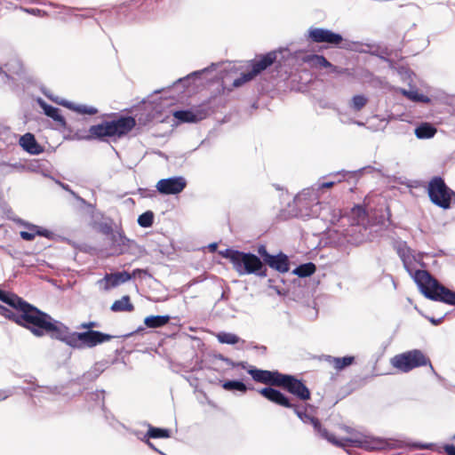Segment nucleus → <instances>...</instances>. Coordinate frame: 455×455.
I'll list each match as a JSON object with an SVG mask.
<instances>
[{
	"label": "nucleus",
	"instance_id": "f257e3e1",
	"mask_svg": "<svg viewBox=\"0 0 455 455\" xmlns=\"http://www.w3.org/2000/svg\"><path fill=\"white\" fill-rule=\"evenodd\" d=\"M398 254L403 260L405 269L426 298L455 306V291L441 284L427 271L416 270L412 266L413 261L419 262L420 260L421 256L419 254L417 256L413 255L412 251L405 243L399 246Z\"/></svg>",
	"mask_w": 455,
	"mask_h": 455
},
{
	"label": "nucleus",
	"instance_id": "f03ea898",
	"mask_svg": "<svg viewBox=\"0 0 455 455\" xmlns=\"http://www.w3.org/2000/svg\"><path fill=\"white\" fill-rule=\"evenodd\" d=\"M12 320L19 325L28 329L36 337L48 334L52 339H59L60 334L58 330L63 327L62 323L54 320L52 316L40 311L25 300L17 311L14 312V317H12Z\"/></svg>",
	"mask_w": 455,
	"mask_h": 455
},
{
	"label": "nucleus",
	"instance_id": "7ed1b4c3",
	"mask_svg": "<svg viewBox=\"0 0 455 455\" xmlns=\"http://www.w3.org/2000/svg\"><path fill=\"white\" fill-rule=\"evenodd\" d=\"M341 430L347 434V436L337 438L329 432H323L325 439L338 447L352 446L363 448L367 451L382 450L386 446L385 440L363 434L347 426H342Z\"/></svg>",
	"mask_w": 455,
	"mask_h": 455
},
{
	"label": "nucleus",
	"instance_id": "20e7f679",
	"mask_svg": "<svg viewBox=\"0 0 455 455\" xmlns=\"http://www.w3.org/2000/svg\"><path fill=\"white\" fill-rule=\"evenodd\" d=\"M221 255L232 263L234 269L239 275L267 276V268L261 259L255 254L227 249L221 252Z\"/></svg>",
	"mask_w": 455,
	"mask_h": 455
},
{
	"label": "nucleus",
	"instance_id": "39448f33",
	"mask_svg": "<svg viewBox=\"0 0 455 455\" xmlns=\"http://www.w3.org/2000/svg\"><path fill=\"white\" fill-rule=\"evenodd\" d=\"M135 125L136 121L132 116H122L112 121H105L92 125L87 139L121 138L130 132Z\"/></svg>",
	"mask_w": 455,
	"mask_h": 455
},
{
	"label": "nucleus",
	"instance_id": "423d86ee",
	"mask_svg": "<svg viewBox=\"0 0 455 455\" xmlns=\"http://www.w3.org/2000/svg\"><path fill=\"white\" fill-rule=\"evenodd\" d=\"M59 340H61L74 348H91L99 344L109 341L113 337L98 331L89 330L84 332H70L68 328L63 324L60 330Z\"/></svg>",
	"mask_w": 455,
	"mask_h": 455
},
{
	"label": "nucleus",
	"instance_id": "0eeeda50",
	"mask_svg": "<svg viewBox=\"0 0 455 455\" xmlns=\"http://www.w3.org/2000/svg\"><path fill=\"white\" fill-rule=\"evenodd\" d=\"M259 392L261 395H263L270 402H273L276 404H279L286 408H292L296 415L303 423L311 424L314 427L315 432L318 434L322 438L325 439L323 432L328 431L322 427L320 421L316 418L307 414L305 411H300L297 406L292 404L290 402L289 398L286 395H284L282 392L272 387H264L261 388Z\"/></svg>",
	"mask_w": 455,
	"mask_h": 455
},
{
	"label": "nucleus",
	"instance_id": "6e6552de",
	"mask_svg": "<svg viewBox=\"0 0 455 455\" xmlns=\"http://www.w3.org/2000/svg\"><path fill=\"white\" fill-rule=\"evenodd\" d=\"M352 217L354 222L348 228L342 231V235L347 243L360 244L369 239L368 229L364 226L365 210L362 206H355L352 209Z\"/></svg>",
	"mask_w": 455,
	"mask_h": 455
},
{
	"label": "nucleus",
	"instance_id": "1a4fd4ad",
	"mask_svg": "<svg viewBox=\"0 0 455 455\" xmlns=\"http://www.w3.org/2000/svg\"><path fill=\"white\" fill-rule=\"evenodd\" d=\"M391 364L403 372H409L417 367L424 365H429L431 371H434L429 359L419 349L396 355L391 359Z\"/></svg>",
	"mask_w": 455,
	"mask_h": 455
},
{
	"label": "nucleus",
	"instance_id": "9d476101",
	"mask_svg": "<svg viewBox=\"0 0 455 455\" xmlns=\"http://www.w3.org/2000/svg\"><path fill=\"white\" fill-rule=\"evenodd\" d=\"M427 193L430 201L444 210L451 207V198L455 197V192L440 177H435L429 181Z\"/></svg>",
	"mask_w": 455,
	"mask_h": 455
},
{
	"label": "nucleus",
	"instance_id": "9b49d317",
	"mask_svg": "<svg viewBox=\"0 0 455 455\" xmlns=\"http://www.w3.org/2000/svg\"><path fill=\"white\" fill-rule=\"evenodd\" d=\"M307 38L315 44H327L343 49H351L348 41L345 40L340 34L324 28H309L307 30Z\"/></svg>",
	"mask_w": 455,
	"mask_h": 455
},
{
	"label": "nucleus",
	"instance_id": "f8f14e48",
	"mask_svg": "<svg viewBox=\"0 0 455 455\" xmlns=\"http://www.w3.org/2000/svg\"><path fill=\"white\" fill-rule=\"evenodd\" d=\"M278 53H282V52H271L261 56L260 59L252 61L251 69L248 72L242 73L238 78L235 79L233 82V86L240 87L247 82L252 80L255 76L271 66L277 60Z\"/></svg>",
	"mask_w": 455,
	"mask_h": 455
},
{
	"label": "nucleus",
	"instance_id": "ddd939ff",
	"mask_svg": "<svg viewBox=\"0 0 455 455\" xmlns=\"http://www.w3.org/2000/svg\"><path fill=\"white\" fill-rule=\"evenodd\" d=\"M310 191L304 190L294 198V204L299 211L301 217H319L322 214L321 204L316 198H310Z\"/></svg>",
	"mask_w": 455,
	"mask_h": 455
},
{
	"label": "nucleus",
	"instance_id": "4468645a",
	"mask_svg": "<svg viewBox=\"0 0 455 455\" xmlns=\"http://www.w3.org/2000/svg\"><path fill=\"white\" fill-rule=\"evenodd\" d=\"M278 387L285 388L289 393L302 401L310 399V391L306 385L294 376L282 374Z\"/></svg>",
	"mask_w": 455,
	"mask_h": 455
},
{
	"label": "nucleus",
	"instance_id": "2eb2a0df",
	"mask_svg": "<svg viewBox=\"0 0 455 455\" xmlns=\"http://www.w3.org/2000/svg\"><path fill=\"white\" fill-rule=\"evenodd\" d=\"M187 186L185 178L181 176L162 179L156 183V189L163 195H177Z\"/></svg>",
	"mask_w": 455,
	"mask_h": 455
},
{
	"label": "nucleus",
	"instance_id": "dca6fc26",
	"mask_svg": "<svg viewBox=\"0 0 455 455\" xmlns=\"http://www.w3.org/2000/svg\"><path fill=\"white\" fill-rule=\"evenodd\" d=\"M131 279L132 275L126 271L116 272L105 275L103 278L97 281V285L99 289L107 291L130 281Z\"/></svg>",
	"mask_w": 455,
	"mask_h": 455
},
{
	"label": "nucleus",
	"instance_id": "f3484780",
	"mask_svg": "<svg viewBox=\"0 0 455 455\" xmlns=\"http://www.w3.org/2000/svg\"><path fill=\"white\" fill-rule=\"evenodd\" d=\"M248 373L256 382L269 384L277 387L279 385L283 374L277 371L259 370L254 368L253 366H250V368L248 369Z\"/></svg>",
	"mask_w": 455,
	"mask_h": 455
},
{
	"label": "nucleus",
	"instance_id": "a211bd4d",
	"mask_svg": "<svg viewBox=\"0 0 455 455\" xmlns=\"http://www.w3.org/2000/svg\"><path fill=\"white\" fill-rule=\"evenodd\" d=\"M53 101L80 115L93 116L99 112L97 108L91 105L78 104L68 100H53Z\"/></svg>",
	"mask_w": 455,
	"mask_h": 455
},
{
	"label": "nucleus",
	"instance_id": "6ab92c4d",
	"mask_svg": "<svg viewBox=\"0 0 455 455\" xmlns=\"http://www.w3.org/2000/svg\"><path fill=\"white\" fill-rule=\"evenodd\" d=\"M20 147L31 155H39L43 152L42 147L36 142L35 136L29 132L20 139Z\"/></svg>",
	"mask_w": 455,
	"mask_h": 455
},
{
	"label": "nucleus",
	"instance_id": "aec40b11",
	"mask_svg": "<svg viewBox=\"0 0 455 455\" xmlns=\"http://www.w3.org/2000/svg\"><path fill=\"white\" fill-rule=\"evenodd\" d=\"M266 264L280 273H286L289 271L288 257L282 252L277 255L268 257V260H267Z\"/></svg>",
	"mask_w": 455,
	"mask_h": 455
},
{
	"label": "nucleus",
	"instance_id": "412c9836",
	"mask_svg": "<svg viewBox=\"0 0 455 455\" xmlns=\"http://www.w3.org/2000/svg\"><path fill=\"white\" fill-rule=\"evenodd\" d=\"M39 106L43 108L44 114L52 118L54 121H56L60 125L65 126L66 121L65 118L60 114L59 108L52 107L51 105H48L45 101L39 99L37 100Z\"/></svg>",
	"mask_w": 455,
	"mask_h": 455
},
{
	"label": "nucleus",
	"instance_id": "4be33fe9",
	"mask_svg": "<svg viewBox=\"0 0 455 455\" xmlns=\"http://www.w3.org/2000/svg\"><path fill=\"white\" fill-rule=\"evenodd\" d=\"M326 361L333 366V368L337 371H342L346 367H348L351 365L354 361L355 357L351 355H347L344 357H334L328 355L326 358Z\"/></svg>",
	"mask_w": 455,
	"mask_h": 455
},
{
	"label": "nucleus",
	"instance_id": "5701e85b",
	"mask_svg": "<svg viewBox=\"0 0 455 455\" xmlns=\"http://www.w3.org/2000/svg\"><path fill=\"white\" fill-rule=\"evenodd\" d=\"M173 116L182 123H196L203 119V115L191 110H179L173 113Z\"/></svg>",
	"mask_w": 455,
	"mask_h": 455
},
{
	"label": "nucleus",
	"instance_id": "b1692460",
	"mask_svg": "<svg viewBox=\"0 0 455 455\" xmlns=\"http://www.w3.org/2000/svg\"><path fill=\"white\" fill-rule=\"evenodd\" d=\"M108 368V362L100 361L95 363L89 371L84 374L86 380L92 381L96 379Z\"/></svg>",
	"mask_w": 455,
	"mask_h": 455
},
{
	"label": "nucleus",
	"instance_id": "393cba45",
	"mask_svg": "<svg viewBox=\"0 0 455 455\" xmlns=\"http://www.w3.org/2000/svg\"><path fill=\"white\" fill-rule=\"evenodd\" d=\"M303 60L313 68H331L332 65L323 55L309 54L303 58Z\"/></svg>",
	"mask_w": 455,
	"mask_h": 455
},
{
	"label": "nucleus",
	"instance_id": "a878e982",
	"mask_svg": "<svg viewBox=\"0 0 455 455\" xmlns=\"http://www.w3.org/2000/svg\"><path fill=\"white\" fill-rule=\"evenodd\" d=\"M415 135L419 140L430 139L436 133L435 126L428 123H423L415 129Z\"/></svg>",
	"mask_w": 455,
	"mask_h": 455
},
{
	"label": "nucleus",
	"instance_id": "bb28decb",
	"mask_svg": "<svg viewBox=\"0 0 455 455\" xmlns=\"http://www.w3.org/2000/svg\"><path fill=\"white\" fill-rule=\"evenodd\" d=\"M0 300L4 303L9 305L16 311L20 307L21 303L24 301L21 298L18 297L16 294L8 292L5 291L0 290Z\"/></svg>",
	"mask_w": 455,
	"mask_h": 455
},
{
	"label": "nucleus",
	"instance_id": "cd10ccee",
	"mask_svg": "<svg viewBox=\"0 0 455 455\" xmlns=\"http://www.w3.org/2000/svg\"><path fill=\"white\" fill-rule=\"evenodd\" d=\"M113 312H132L134 309L128 295L123 296L120 299L116 300L112 306Z\"/></svg>",
	"mask_w": 455,
	"mask_h": 455
},
{
	"label": "nucleus",
	"instance_id": "c85d7f7f",
	"mask_svg": "<svg viewBox=\"0 0 455 455\" xmlns=\"http://www.w3.org/2000/svg\"><path fill=\"white\" fill-rule=\"evenodd\" d=\"M215 337L218 339V341L221 344L235 345L238 343L244 344L245 342L236 334L227 331H220L215 334Z\"/></svg>",
	"mask_w": 455,
	"mask_h": 455
},
{
	"label": "nucleus",
	"instance_id": "c756f323",
	"mask_svg": "<svg viewBox=\"0 0 455 455\" xmlns=\"http://www.w3.org/2000/svg\"><path fill=\"white\" fill-rule=\"evenodd\" d=\"M169 321V315H148L144 319V323L147 327L153 329L164 326Z\"/></svg>",
	"mask_w": 455,
	"mask_h": 455
},
{
	"label": "nucleus",
	"instance_id": "7c9ffc66",
	"mask_svg": "<svg viewBox=\"0 0 455 455\" xmlns=\"http://www.w3.org/2000/svg\"><path fill=\"white\" fill-rule=\"evenodd\" d=\"M400 92L413 102L429 103L431 101L429 97L419 93V91L415 89H400Z\"/></svg>",
	"mask_w": 455,
	"mask_h": 455
},
{
	"label": "nucleus",
	"instance_id": "2f4dec72",
	"mask_svg": "<svg viewBox=\"0 0 455 455\" xmlns=\"http://www.w3.org/2000/svg\"><path fill=\"white\" fill-rule=\"evenodd\" d=\"M148 432L143 435V439L170 437V431L168 429L155 427L151 425H148Z\"/></svg>",
	"mask_w": 455,
	"mask_h": 455
},
{
	"label": "nucleus",
	"instance_id": "473e14b6",
	"mask_svg": "<svg viewBox=\"0 0 455 455\" xmlns=\"http://www.w3.org/2000/svg\"><path fill=\"white\" fill-rule=\"evenodd\" d=\"M315 271V264L309 262L306 264L299 265L293 271L292 274L299 276V277H307L313 275Z\"/></svg>",
	"mask_w": 455,
	"mask_h": 455
},
{
	"label": "nucleus",
	"instance_id": "72a5a7b5",
	"mask_svg": "<svg viewBox=\"0 0 455 455\" xmlns=\"http://www.w3.org/2000/svg\"><path fill=\"white\" fill-rule=\"evenodd\" d=\"M222 387L228 391H239L241 393H245L247 391L246 385L239 380L225 381L222 384Z\"/></svg>",
	"mask_w": 455,
	"mask_h": 455
},
{
	"label": "nucleus",
	"instance_id": "f704fd0d",
	"mask_svg": "<svg viewBox=\"0 0 455 455\" xmlns=\"http://www.w3.org/2000/svg\"><path fill=\"white\" fill-rule=\"evenodd\" d=\"M111 240L114 245L118 246L117 251L122 252L123 247L127 246L129 240L120 231H116L111 234Z\"/></svg>",
	"mask_w": 455,
	"mask_h": 455
},
{
	"label": "nucleus",
	"instance_id": "c9c22d12",
	"mask_svg": "<svg viewBox=\"0 0 455 455\" xmlns=\"http://www.w3.org/2000/svg\"><path fill=\"white\" fill-rule=\"evenodd\" d=\"M154 221V213L148 211L140 214L138 218V224L142 228H149L152 226Z\"/></svg>",
	"mask_w": 455,
	"mask_h": 455
},
{
	"label": "nucleus",
	"instance_id": "e433bc0d",
	"mask_svg": "<svg viewBox=\"0 0 455 455\" xmlns=\"http://www.w3.org/2000/svg\"><path fill=\"white\" fill-rule=\"evenodd\" d=\"M367 103V99L363 95H355L352 98L350 108L355 111H360Z\"/></svg>",
	"mask_w": 455,
	"mask_h": 455
},
{
	"label": "nucleus",
	"instance_id": "4c0bfd02",
	"mask_svg": "<svg viewBox=\"0 0 455 455\" xmlns=\"http://www.w3.org/2000/svg\"><path fill=\"white\" fill-rule=\"evenodd\" d=\"M215 67H216V65L212 64L211 67H208V68L201 69V70L195 71V72L191 73L190 75H188V76H186L184 78H180L179 80V82L185 83V82H187V81H188V80H190L192 78L200 77L202 75H204L205 73H209L211 70L215 68Z\"/></svg>",
	"mask_w": 455,
	"mask_h": 455
},
{
	"label": "nucleus",
	"instance_id": "58836bf2",
	"mask_svg": "<svg viewBox=\"0 0 455 455\" xmlns=\"http://www.w3.org/2000/svg\"><path fill=\"white\" fill-rule=\"evenodd\" d=\"M26 226L28 227V229L35 231L36 235L44 236V237H49L52 235L51 231H49L45 228H40L36 225L27 224Z\"/></svg>",
	"mask_w": 455,
	"mask_h": 455
},
{
	"label": "nucleus",
	"instance_id": "ea45409f",
	"mask_svg": "<svg viewBox=\"0 0 455 455\" xmlns=\"http://www.w3.org/2000/svg\"><path fill=\"white\" fill-rule=\"evenodd\" d=\"M76 10V8L68 7V8H67V11H68L67 13L70 14V15H74L75 17L83 18V19L91 18L93 15V12L92 10H86L83 14H76L75 13Z\"/></svg>",
	"mask_w": 455,
	"mask_h": 455
},
{
	"label": "nucleus",
	"instance_id": "a19ab883",
	"mask_svg": "<svg viewBox=\"0 0 455 455\" xmlns=\"http://www.w3.org/2000/svg\"><path fill=\"white\" fill-rule=\"evenodd\" d=\"M258 253L262 257L263 259V261L265 263H267V260H268V257H271L272 254L268 253L267 251V248L266 246L264 245H260L259 248H258Z\"/></svg>",
	"mask_w": 455,
	"mask_h": 455
},
{
	"label": "nucleus",
	"instance_id": "79ce46f5",
	"mask_svg": "<svg viewBox=\"0 0 455 455\" xmlns=\"http://www.w3.org/2000/svg\"><path fill=\"white\" fill-rule=\"evenodd\" d=\"M29 231H21L20 236L26 241H32L36 236L35 231L28 229Z\"/></svg>",
	"mask_w": 455,
	"mask_h": 455
},
{
	"label": "nucleus",
	"instance_id": "37998d69",
	"mask_svg": "<svg viewBox=\"0 0 455 455\" xmlns=\"http://www.w3.org/2000/svg\"><path fill=\"white\" fill-rule=\"evenodd\" d=\"M0 315L5 316L10 320H12V317H14V312L2 305H0Z\"/></svg>",
	"mask_w": 455,
	"mask_h": 455
},
{
	"label": "nucleus",
	"instance_id": "c03bdc74",
	"mask_svg": "<svg viewBox=\"0 0 455 455\" xmlns=\"http://www.w3.org/2000/svg\"><path fill=\"white\" fill-rule=\"evenodd\" d=\"M444 450L448 455H455V445H446Z\"/></svg>",
	"mask_w": 455,
	"mask_h": 455
},
{
	"label": "nucleus",
	"instance_id": "a18cd8bd",
	"mask_svg": "<svg viewBox=\"0 0 455 455\" xmlns=\"http://www.w3.org/2000/svg\"><path fill=\"white\" fill-rule=\"evenodd\" d=\"M220 359L225 362L228 365H230L232 367H236V363H235L233 362L231 359L228 358V357H225L223 355L220 356Z\"/></svg>",
	"mask_w": 455,
	"mask_h": 455
},
{
	"label": "nucleus",
	"instance_id": "49530a36",
	"mask_svg": "<svg viewBox=\"0 0 455 455\" xmlns=\"http://www.w3.org/2000/svg\"><path fill=\"white\" fill-rule=\"evenodd\" d=\"M132 434H133V435H134L138 439H140V441H142V442L146 441V439H143V435H144L145 434H142L140 431L136 430V429H133V430L132 431Z\"/></svg>",
	"mask_w": 455,
	"mask_h": 455
},
{
	"label": "nucleus",
	"instance_id": "de8ad7c7",
	"mask_svg": "<svg viewBox=\"0 0 455 455\" xmlns=\"http://www.w3.org/2000/svg\"><path fill=\"white\" fill-rule=\"evenodd\" d=\"M334 183H335L334 181L323 182L319 186V188H330L334 185Z\"/></svg>",
	"mask_w": 455,
	"mask_h": 455
},
{
	"label": "nucleus",
	"instance_id": "09e8293b",
	"mask_svg": "<svg viewBox=\"0 0 455 455\" xmlns=\"http://www.w3.org/2000/svg\"><path fill=\"white\" fill-rule=\"evenodd\" d=\"M144 443H147L148 446H149L151 449L158 451L159 453H162L160 451H158L155 446L154 444L149 441V438H146V441H144Z\"/></svg>",
	"mask_w": 455,
	"mask_h": 455
},
{
	"label": "nucleus",
	"instance_id": "8fccbe9b",
	"mask_svg": "<svg viewBox=\"0 0 455 455\" xmlns=\"http://www.w3.org/2000/svg\"><path fill=\"white\" fill-rule=\"evenodd\" d=\"M94 326H95V323H93V322H90V323H83L82 324V328L89 329V330L91 328L94 327Z\"/></svg>",
	"mask_w": 455,
	"mask_h": 455
},
{
	"label": "nucleus",
	"instance_id": "3c124183",
	"mask_svg": "<svg viewBox=\"0 0 455 455\" xmlns=\"http://www.w3.org/2000/svg\"><path fill=\"white\" fill-rule=\"evenodd\" d=\"M236 366H239L243 369H246L248 371V369L250 368V366H248V363L246 362H238L236 363Z\"/></svg>",
	"mask_w": 455,
	"mask_h": 455
},
{
	"label": "nucleus",
	"instance_id": "603ef678",
	"mask_svg": "<svg viewBox=\"0 0 455 455\" xmlns=\"http://www.w3.org/2000/svg\"><path fill=\"white\" fill-rule=\"evenodd\" d=\"M415 447H418L419 449H429L431 447V444H422V443H417L414 444Z\"/></svg>",
	"mask_w": 455,
	"mask_h": 455
},
{
	"label": "nucleus",
	"instance_id": "864d4df0",
	"mask_svg": "<svg viewBox=\"0 0 455 455\" xmlns=\"http://www.w3.org/2000/svg\"><path fill=\"white\" fill-rule=\"evenodd\" d=\"M28 12L29 13H32V14H40L41 12H43V11L39 10V9H32V10H28Z\"/></svg>",
	"mask_w": 455,
	"mask_h": 455
},
{
	"label": "nucleus",
	"instance_id": "5fc2aeb1",
	"mask_svg": "<svg viewBox=\"0 0 455 455\" xmlns=\"http://www.w3.org/2000/svg\"><path fill=\"white\" fill-rule=\"evenodd\" d=\"M442 320H443V318H439V319L431 318L430 322L433 324L437 325V324H439L442 322Z\"/></svg>",
	"mask_w": 455,
	"mask_h": 455
},
{
	"label": "nucleus",
	"instance_id": "6e6d98bb",
	"mask_svg": "<svg viewBox=\"0 0 455 455\" xmlns=\"http://www.w3.org/2000/svg\"><path fill=\"white\" fill-rule=\"evenodd\" d=\"M92 395H96L97 397H101L102 399L104 398V391H99L97 392L96 394H92Z\"/></svg>",
	"mask_w": 455,
	"mask_h": 455
},
{
	"label": "nucleus",
	"instance_id": "4d7b16f0",
	"mask_svg": "<svg viewBox=\"0 0 455 455\" xmlns=\"http://www.w3.org/2000/svg\"><path fill=\"white\" fill-rule=\"evenodd\" d=\"M141 270L140 269H135L133 270L132 274H130L132 275V277H135L137 275V274L140 273Z\"/></svg>",
	"mask_w": 455,
	"mask_h": 455
},
{
	"label": "nucleus",
	"instance_id": "13d9d810",
	"mask_svg": "<svg viewBox=\"0 0 455 455\" xmlns=\"http://www.w3.org/2000/svg\"><path fill=\"white\" fill-rule=\"evenodd\" d=\"M6 166H9V167H12V168H20L21 167L20 164H5Z\"/></svg>",
	"mask_w": 455,
	"mask_h": 455
},
{
	"label": "nucleus",
	"instance_id": "bf43d9fd",
	"mask_svg": "<svg viewBox=\"0 0 455 455\" xmlns=\"http://www.w3.org/2000/svg\"><path fill=\"white\" fill-rule=\"evenodd\" d=\"M45 96H48L52 100H60L59 98H52V97L49 96L48 93H45Z\"/></svg>",
	"mask_w": 455,
	"mask_h": 455
},
{
	"label": "nucleus",
	"instance_id": "052dcab7",
	"mask_svg": "<svg viewBox=\"0 0 455 455\" xmlns=\"http://www.w3.org/2000/svg\"><path fill=\"white\" fill-rule=\"evenodd\" d=\"M4 77L6 78V79L10 78L9 76L6 73L4 74Z\"/></svg>",
	"mask_w": 455,
	"mask_h": 455
},
{
	"label": "nucleus",
	"instance_id": "680f3d73",
	"mask_svg": "<svg viewBox=\"0 0 455 455\" xmlns=\"http://www.w3.org/2000/svg\"><path fill=\"white\" fill-rule=\"evenodd\" d=\"M61 186H62V188H63L64 189H68V186H65V185H63V184H62Z\"/></svg>",
	"mask_w": 455,
	"mask_h": 455
},
{
	"label": "nucleus",
	"instance_id": "e2e57ef3",
	"mask_svg": "<svg viewBox=\"0 0 455 455\" xmlns=\"http://www.w3.org/2000/svg\"><path fill=\"white\" fill-rule=\"evenodd\" d=\"M2 74V68L0 67V75Z\"/></svg>",
	"mask_w": 455,
	"mask_h": 455
}]
</instances>
